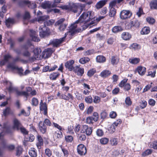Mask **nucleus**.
I'll list each match as a JSON object with an SVG mask.
<instances>
[{
    "label": "nucleus",
    "instance_id": "nucleus-3",
    "mask_svg": "<svg viewBox=\"0 0 157 157\" xmlns=\"http://www.w3.org/2000/svg\"><path fill=\"white\" fill-rule=\"evenodd\" d=\"M7 68L10 69L12 71L16 70L19 75L20 76H23V70L22 67L19 68L12 63H9L7 66Z\"/></svg>",
    "mask_w": 157,
    "mask_h": 157
},
{
    "label": "nucleus",
    "instance_id": "nucleus-26",
    "mask_svg": "<svg viewBox=\"0 0 157 157\" xmlns=\"http://www.w3.org/2000/svg\"><path fill=\"white\" fill-rule=\"evenodd\" d=\"M122 38L124 40H129L131 37V35L127 32H123L121 35Z\"/></svg>",
    "mask_w": 157,
    "mask_h": 157
},
{
    "label": "nucleus",
    "instance_id": "nucleus-14",
    "mask_svg": "<svg viewBox=\"0 0 157 157\" xmlns=\"http://www.w3.org/2000/svg\"><path fill=\"white\" fill-rule=\"evenodd\" d=\"M146 68L144 67L139 66L135 70L136 72H137L141 76L144 75L146 71Z\"/></svg>",
    "mask_w": 157,
    "mask_h": 157
},
{
    "label": "nucleus",
    "instance_id": "nucleus-57",
    "mask_svg": "<svg viewBox=\"0 0 157 157\" xmlns=\"http://www.w3.org/2000/svg\"><path fill=\"white\" fill-rule=\"evenodd\" d=\"M100 101V98L98 96H95L94 97L93 101L95 103H98Z\"/></svg>",
    "mask_w": 157,
    "mask_h": 157
},
{
    "label": "nucleus",
    "instance_id": "nucleus-19",
    "mask_svg": "<svg viewBox=\"0 0 157 157\" xmlns=\"http://www.w3.org/2000/svg\"><path fill=\"white\" fill-rule=\"evenodd\" d=\"M111 74V71L108 70L103 71L99 75L102 78H106L110 75Z\"/></svg>",
    "mask_w": 157,
    "mask_h": 157
},
{
    "label": "nucleus",
    "instance_id": "nucleus-12",
    "mask_svg": "<svg viewBox=\"0 0 157 157\" xmlns=\"http://www.w3.org/2000/svg\"><path fill=\"white\" fill-rule=\"evenodd\" d=\"M75 63V61L73 60H69L65 64V66L66 68L68 69L69 71L73 70L75 67L73 65Z\"/></svg>",
    "mask_w": 157,
    "mask_h": 157
},
{
    "label": "nucleus",
    "instance_id": "nucleus-13",
    "mask_svg": "<svg viewBox=\"0 0 157 157\" xmlns=\"http://www.w3.org/2000/svg\"><path fill=\"white\" fill-rule=\"evenodd\" d=\"M40 111H44V114L45 115H47V107L45 103H43V101L41 100L40 102Z\"/></svg>",
    "mask_w": 157,
    "mask_h": 157
},
{
    "label": "nucleus",
    "instance_id": "nucleus-4",
    "mask_svg": "<svg viewBox=\"0 0 157 157\" xmlns=\"http://www.w3.org/2000/svg\"><path fill=\"white\" fill-rule=\"evenodd\" d=\"M49 18L48 16H44L39 17L38 19V21L40 23H42L44 22V25L45 26H49L52 25V22L50 20L46 21Z\"/></svg>",
    "mask_w": 157,
    "mask_h": 157
},
{
    "label": "nucleus",
    "instance_id": "nucleus-39",
    "mask_svg": "<svg viewBox=\"0 0 157 157\" xmlns=\"http://www.w3.org/2000/svg\"><path fill=\"white\" fill-rule=\"evenodd\" d=\"M96 72V70L94 68H92L88 71L87 75L89 77H90L92 76Z\"/></svg>",
    "mask_w": 157,
    "mask_h": 157
},
{
    "label": "nucleus",
    "instance_id": "nucleus-9",
    "mask_svg": "<svg viewBox=\"0 0 157 157\" xmlns=\"http://www.w3.org/2000/svg\"><path fill=\"white\" fill-rule=\"evenodd\" d=\"M39 35L40 37H44L48 35V29L46 26L41 25L39 29Z\"/></svg>",
    "mask_w": 157,
    "mask_h": 157
},
{
    "label": "nucleus",
    "instance_id": "nucleus-22",
    "mask_svg": "<svg viewBox=\"0 0 157 157\" xmlns=\"http://www.w3.org/2000/svg\"><path fill=\"white\" fill-rule=\"evenodd\" d=\"M38 142L36 143V146L39 149L41 148V146L43 144V140L42 137L40 135H38L37 136Z\"/></svg>",
    "mask_w": 157,
    "mask_h": 157
},
{
    "label": "nucleus",
    "instance_id": "nucleus-31",
    "mask_svg": "<svg viewBox=\"0 0 157 157\" xmlns=\"http://www.w3.org/2000/svg\"><path fill=\"white\" fill-rule=\"evenodd\" d=\"M52 4L49 1L46 2L41 4V6L44 9L50 8L52 7Z\"/></svg>",
    "mask_w": 157,
    "mask_h": 157
},
{
    "label": "nucleus",
    "instance_id": "nucleus-24",
    "mask_svg": "<svg viewBox=\"0 0 157 157\" xmlns=\"http://www.w3.org/2000/svg\"><path fill=\"white\" fill-rule=\"evenodd\" d=\"M29 154L31 157H36L37 154L36 150L33 148H31L29 151Z\"/></svg>",
    "mask_w": 157,
    "mask_h": 157
},
{
    "label": "nucleus",
    "instance_id": "nucleus-59",
    "mask_svg": "<svg viewBox=\"0 0 157 157\" xmlns=\"http://www.w3.org/2000/svg\"><path fill=\"white\" fill-rule=\"evenodd\" d=\"M12 58V57L11 55H10L9 54H7L5 55L4 56V59L5 61H6V62H8L9 59L11 58Z\"/></svg>",
    "mask_w": 157,
    "mask_h": 157
},
{
    "label": "nucleus",
    "instance_id": "nucleus-49",
    "mask_svg": "<svg viewBox=\"0 0 157 157\" xmlns=\"http://www.w3.org/2000/svg\"><path fill=\"white\" fill-rule=\"evenodd\" d=\"M21 132L24 135H27L28 133V131L26 128L22 126H21L19 128Z\"/></svg>",
    "mask_w": 157,
    "mask_h": 157
},
{
    "label": "nucleus",
    "instance_id": "nucleus-44",
    "mask_svg": "<svg viewBox=\"0 0 157 157\" xmlns=\"http://www.w3.org/2000/svg\"><path fill=\"white\" fill-rule=\"evenodd\" d=\"M22 55L25 57L28 58L29 59L32 56L31 53L27 50L24 51L22 53Z\"/></svg>",
    "mask_w": 157,
    "mask_h": 157
},
{
    "label": "nucleus",
    "instance_id": "nucleus-51",
    "mask_svg": "<svg viewBox=\"0 0 157 157\" xmlns=\"http://www.w3.org/2000/svg\"><path fill=\"white\" fill-rule=\"evenodd\" d=\"M78 138L79 140L81 141H84L86 139V136L84 134L78 135Z\"/></svg>",
    "mask_w": 157,
    "mask_h": 157
},
{
    "label": "nucleus",
    "instance_id": "nucleus-64",
    "mask_svg": "<svg viewBox=\"0 0 157 157\" xmlns=\"http://www.w3.org/2000/svg\"><path fill=\"white\" fill-rule=\"evenodd\" d=\"M151 148L154 149H157V141H155L153 142L151 144Z\"/></svg>",
    "mask_w": 157,
    "mask_h": 157
},
{
    "label": "nucleus",
    "instance_id": "nucleus-50",
    "mask_svg": "<svg viewBox=\"0 0 157 157\" xmlns=\"http://www.w3.org/2000/svg\"><path fill=\"white\" fill-rule=\"evenodd\" d=\"M65 21V19L62 18L57 21L55 23V25L56 26L60 25L61 24H63V22Z\"/></svg>",
    "mask_w": 157,
    "mask_h": 157
},
{
    "label": "nucleus",
    "instance_id": "nucleus-1",
    "mask_svg": "<svg viewBox=\"0 0 157 157\" xmlns=\"http://www.w3.org/2000/svg\"><path fill=\"white\" fill-rule=\"evenodd\" d=\"M92 11L83 13L80 16L79 19L74 23L71 24L69 27V32L71 35L81 32L90 26V28L96 24L94 20H92Z\"/></svg>",
    "mask_w": 157,
    "mask_h": 157
},
{
    "label": "nucleus",
    "instance_id": "nucleus-33",
    "mask_svg": "<svg viewBox=\"0 0 157 157\" xmlns=\"http://www.w3.org/2000/svg\"><path fill=\"white\" fill-rule=\"evenodd\" d=\"M150 32V29L149 28L145 27L142 29L141 33L143 35L147 34L149 33Z\"/></svg>",
    "mask_w": 157,
    "mask_h": 157
},
{
    "label": "nucleus",
    "instance_id": "nucleus-25",
    "mask_svg": "<svg viewBox=\"0 0 157 157\" xmlns=\"http://www.w3.org/2000/svg\"><path fill=\"white\" fill-rule=\"evenodd\" d=\"M123 30V28L121 26H115L112 29V31L114 33L122 31Z\"/></svg>",
    "mask_w": 157,
    "mask_h": 157
},
{
    "label": "nucleus",
    "instance_id": "nucleus-36",
    "mask_svg": "<svg viewBox=\"0 0 157 157\" xmlns=\"http://www.w3.org/2000/svg\"><path fill=\"white\" fill-rule=\"evenodd\" d=\"M110 142L112 146L116 145L118 142L117 139L116 138L112 137L110 138Z\"/></svg>",
    "mask_w": 157,
    "mask_h": 157
},
{
    "label": "nucleus",
    "instance_id": "nucleus-20",
    "mask_svg": "<svg viewBox=\"0 0 157 157\" xmlns=\"http://www.w3.org/2000/svg\"><path fill=\"white\" fill-rule=\"evenodd\" d=\"M13 112L9 107H6L3 111V115L5 116H6L9 115H13Z\"/></svg>",
    "mask_w": 157,
    "mask_h": 157
},
{
    "label": "nucleus",
    "instance_id": "nucleus-58",
    "mask_svg": "<svg viewBox=\"0 0 157 157\" xmlns=\"http://www.w3.org/2000/svg\"><path fill=\"white\" fill-rule=\"evenodd\" d=\"M144 14L142 9L141 8H140L136 12V15L138 17H140L142 14Z\"/></svg>",
    "mask_w": 157,
    "mask_h": 157
},
{
    "label": "nucleus",
    "instance_id": "nucleus-54",
    "mask_svg": "<svg viewBox=\"0 0 157 157\" xmlns=\"http://www.w3.org/2000/svg\"><path fill=\"white\" fill-rule=\"evenodd\" d=\"M97 135L99 136H101L104 134V132L101 129H98L96 131Z\"/></svg>",
    "mask_w": 157,
    "mask_h": 157
},
{
    "label": "nucleus",
    "instance_id": "nucleus-35",
    "mask_svg": "<svg viewBox=\"0 0 157 157\" xmlns=\"http://www.w3.org/2000/svg\"><path fill=\"white\" fill-rule=\"evenodd\" d=\"M119 61V59L115 56H113L111 57V63L113 65L117 64Z\"/></svg>",
    "mask_w": 157,
    "mask_h": 157
},
{
    "label": "nucleus",
    "instance_id": "nucleus-18",
    "mask_svg": "<svg viewBox=\"0 0 157 157\" xmlns=\"http://www.w3.org/2000/svg\"><path fill=\"white\" fill-rule=\"evenodd\" d=\"M5 83L6 85V89L10 93L12 92L14 90V88L12 86V83L10 82L6 81Z\"/></svg>",
    "mask_w": 157,
    "mask_h": 157
},
{
    "label": "nucleus",
    "instance_id": "nucleus-23",
    "mask_svg": "<svg viewBox=\"0 0 157 157\" xmlns=\"http://www.w3.org/2000/svg\"><path fill=\"white\" fill-rule=\"evenodd\" d=\"M16 94L18 96H24L25 97V101L27 100L28 97L29 96V94L25 91H17Z\"/></svg>",
    "mask_w": 157,
    "mask_h": 157
},
{
    "label": "nucleus",
    "instance_id": "nucleus-30",
    "mask_svg": "<svg viewBox=\"0 0 157 157\" xmlns=\"http://www.w3.org/2000/svg\"><path fill=\"white\" fill-rule=\"evenodd\" d=\"M14 22L13 19L11 18H9L6 20V24L8 27H9Z\"/></svg>",
    "mask_w": 157,
    "mask_h": 157
},
{
    "label": "nucleus",
    "instance_id": "nucleus-32",
    "mask_svg": "<svg viewBox=\"0 0 157 157\" xmlns=\"http://www.w3.org/2000/svg\"><path fill=\"white\" fill-rule=\"evenodd\" d=\"M106 1L101 0L98 2L96 5L97 9H100L104 6L106 3Z\"/></svg>",
    "mask_w": 157,
    "mask_h": 157
},
{
    "label": "nucleus",
    "instance_id": "nucleus-34",
    "mask_svg": "<svg viewBox=\"0 0 157 157\" xmlns=\"http://www.w3.org/2000/svg\"><path fill=\"white\" fill-rule=\"evenodd\" d=\"M109 8V16L111 17H114L116 13V10L114 8L111 7Z\"/></svg>",
    "mask_w": 157,
    "mask_h": 157
},
{
    "label": "nucleus",
    "instance_id": "nucleus-29",
    "mask_svg": "<svg viewBox=\"0 0 157 157\" xmlns=\"http://www.w3.org/2000/svg\"><path fill=\"white\" fill-rule=\"evenodd\" d=\"M96 61L99 63H104L105 61V58L102 56H98L96 58Z\"/></svg>",
    "mask_w": 157,
    "mask_h": 157
},
{
    "label": "nucleus",
    "instance_id": "nucleus-16",
    "mask_svg": "<svg viewBox=\"0 0 157 157\" xmlns=\"http://www.w3.org/2000/svg\"><path fill=\"white\" fill-rule=\"evenodd\" d=\"M30 35L32 40L34 41L38 42L40 40L37 37V35L36 34V32L33 30H30Z\"/></svg>",
    "mask_w": 157,
    "mask_h": 157
},
{
    "label": "nucleus",
    "instance_id": "nucleus-62",
    "mask_svg": "<svg viewBox=\"0 0 157 157\" xmlns=\"http://www.w3.org/2000/svg\"><path fill=\"white\" fill-rule=\"evenodd\" d=\"M65 139L67 142H71L73 140V138L71 136H67L65 137Z\"/></svg>",
    "mask_w": 157,
    "mask_h": 157
},
{
    "label": "nucleus",
    "instance_id": "nucleus-40",
    "mask_svg": "<svg viewBox=\"0 0 157 157\" xmlns=\"http://www.w3.org/2000/svg\"><path fill=\"white\" fill-rule=\"evenodd\" d=\"M27 5L29 8L31 9H34L36 6V5L35 2H31L29 1Z\"/></svg>",
    "mask_w": 157,
    "mask_h": 157
},
{
    "label": "nucleus",
    "instance_id": "nucleus-37",
    "mask_svg": "<svg viewBox=\"0 0 157 157\" xmlns=\"http://www.w3.org/2000/svg\"><path fill=\"white\" fill-rule=\"evenodd\" d=\"M90 59L87 57H84L81 58L79 60V62L81 64H84L89 62Z\"/></svg>",
    "mask_w": 157,
    "mask_h": 157
},
{
    "label": "nucleus",
    "instance_id": "nucleus-45",
    "mask_svg": "<svg viewBox=\"0 0 157 157\" xmlns=\"http://www.w3.org/2000/svg\"><path fill=\"white\" fill-rule=\"evenodd\" d=\"M126 105L128 106H130L132 104V101L129 97H127L125 100Z\"/></svg>",
    "mask_w": 157,
    "mask_h": 157
},
{
    "label": "nucleus",
    "instance_id": "nucleus-2",
    "mask_svg": "<svg viewBox=\"0 0 157 157\" xmlns=\"http://www.w3.org/2000/svg\"><path fill=\"white\" fill-rule=\"evenodd\" d=\"M63 9L68 10L71 11L74 13H77V16H78L82 11L83 7L79 6H77L75 4H73L71 6L65 5L63 6Z\"/></svg>",
    "mask_w": 157,
    "mask_h": 157
},
{
    "label": "nucleus",
    "instance_id": "nucleus-53",
    "mask_svg": "<svg viewBox=\"0 0 157 157\" xmlns=\"http://www.w3.org/2000/svg\"><path fill=\"white\" fill-rule=\"evenodd\" d=\"M18 61H21L23 62L24 63H26L27 62L26 61L21 59L20 57L19 56H17L13 60V61L14 62H17Z\"/></svg>",
    "mask_w": 157,
    "mask_h": 157
},
{
    "label": "nucleus",
    "instance_id": "nucleus-28",
    "mask_svg": "<svg viewBox=\"0 0 157 157\" xmlns=\"http://www.w3.org/2000/svg\"><path fill=\"white\" fill-rule=\"evenodd\" d=\"M150 6L151 9H157V0H154L151 1L150 3Z\"/></svg>",
    "mask_w": 157,
    "mask_h": 157
},
{
    "label": "nucleus",
    "instance_id": "nucleus-46",
    "mask_svg": "<svg viewBox=\"0 0 157 157\" xmlns=\"http://www.w3.org/2000/svg\"><path fill=\"white\" fill-rule=\"evenodd\" d=\"M51 55V54L45 50L42 53V57L44 58H47L50 57Z\"/></svg>",
    "mask_w": 157,
    "mask_h": 157
},
{
    "label": "nucleus",
    "instance_id": "nucleus-6",
    "mask_svg": "<svg viewBox=\"0 0 157 157\" xmlns=\"http://www.w3.org/2000/svg\"><path fill=\"white\" fill-rule=\"evenodd\" d=\"M67 35V34L66 33L65 34V36L59 39H54L52 40H51L50 43L52 44L54 47H58L59 44L64 41Z\"/></svg>",
    "mask_w": 157,
    "mask_h": 157
},
{
    "label": "nucleus",
    "instance_id": "nucleus-52",
    "mask_svg": "<svg viewBox=\"0 0 157 157\" xmlns=\"http://www.w3.org/2000/svg\"><path fill=\"white\" fill-rule=\"evenodd\" d=\"M85 101L88 103H91L93 101V98L91 96L86 97L85 99Z\"/></svg>",
    "mask_w": 157,
    "mask_h": 157
},
{
    "label": "nucleus",
    "instance_id": "nucleus-47",
    "mask_svg": "<svg viewBox=\"0 0 157 157\" xmlns=\"http://www.w3.org/2000/svg\"><path fill=\"white\" fill-rule=\"evenodd\" d=\"M153 150L151 149H147L142 153V155L145 156L151 154Z\"/></svg>",
    "mask_w": 157,
    "mask_h": 157
},
{
    "label": "nucleus",
    "instance_id": "nucleus-38",
    "mask_svg": "<svg viewBox=\"0 0 157 157\" xmlns=\"http://www.w3.org/2000/svg\"><path fill=\"white\" fill-rule=\"evenodd\" d=\"M59 75L58 73H53L51 74L50 75V78L51 80H55Z\"/></svg>",
    "mask_w": 157,
    "mask_h": 157
},
{
    "label": "nucleus",
    "instance_id": "nucleus-11",
    "mask_svg": "<svg viewBox=\"0 0 157 157\" xmlns=\"http://www.w3.org/2000/svg\"><path fill=\"white\" fill-rule=\"evenodd\" d=\"M132 14L129 10H123L120 13V17L121 19L124 20L130 17Z\"/></svg>",
    "mask_w": 157,
    "mask_h": 157
},
{
    "label": "nucleus",
    "instance_id": "nucleus-5",
    "mask_svg": "<svg viewBox=\"0 0 157 157\" xmlns=\"http://www.w3.org/2000/svg\"><path fill=\"white\" fill-rule=\"evenodd\" d=\"M41 52V50L40 48H36L33 50L34 55L29 58V61L30 62H33L39 58L40 56V53Z\"/></svg>",
    "mask_w": 157,
    "mask_h": 157
},
{
    "label": "nucleus",
    "instance_id": "nucleus-8",
    "mask_svg": "<svg viewBox=\"0 0 157 157\" xmlns=\"http://www.w3.org/2000/svg\"><path fill=\"white\" fill-rule=\"evenodd\" d=\"M128 79H123L119 84V86L122 88L124 87V89L125 91H128L131 89V86L128 83H126Z\"/></svg>",
    "mask_w": 157,
    "mask_h": 157
},
{
    "label": "nucleus",
    "instance_id": "nucleus-42",
    "mask_svg": "<svg viewBox=\"0 0 157 157\" xmlns=\"http://www.w3.org/2000/svg\"><path fill=\"white\" fill-rule=\"evenodd\" d=\"M39 103L37 99L35 98H33L31 101V104L33 106H36L38 105Z\"/></svg>",
    "mask_w": 157,
    "mask_h": 157
},
{
    "label": "nucleus",
    "instance_id": "nucleus-63",
    "mask_svg": "<svg viewBox=\"0 0 157 157\" xmlns=\"http://www.w3.org/2000/svg\"><path fill=\"white\" fill-rule=\"evenodd\" d=\"M146 20L149 23L151 24L154 23L155 21V20L154 18L151 17H147Z\"/></svg>",
    "mask_w": 157,
    "mask_h": 157
},
{
    "label": "nucleus",
    "instance_id": "nucleus-27",
    "mask_svg": "<svg viewBox=\"0 0 157 157\" xmlns=\"http://www.w3.org/2000/svg\"><path fill=\"white\" fill-rule=\"evenodd\" d=\"M140 59L138 58H133L129 59L128 61L130 63L132 64H136L139 62Z\"/></svg>",
    "mask_w": 157,
    "mask_h": 157
},
{
    "label": "nucleus",
    "instance_id": "nucleus-41",
    "mask_svg": "<svg viewBox=\"0 0 157 157\" xmlns=\"http://www.w3.org/2000/svg\"><path fill=\"white\" fill-rule=\"evenodd\" d=\"M28 1L20 0L18 2V5L20 7H23L25 5H27Z\"/></svg>",
    "mask_w": 157,
    "mask_h": 157
},
{
    "label": "nucleus",
    "instance_id": "nucleus-61",
    "mask_svg": "<svg viewBox=\"0 0 157 157\" xmlns=\"http://www.w3.org/2000/svg\"><path fill=\"white\" fill-rule=\"evenodd\" d=\"M30 15L28 11H26L23 17L24 19V20L29 19L30 18Z\"/></svg>",
    "mask_w": 157,
    "mask_h": 157
},
{
    "label": "nucleus",
    "instance_id": "nucleus-7",
    "mask_svg": "<svg viewBox=\"0 0 157 157\" xmlns=\"http://www.w3.org/2000/svg\"><path fill=\"white\" fill-rule=\"evenodd\" d=\"M92 128L88 127L87 125H83L81 126V132L86 133L87 136L90 135L92 132Z\"/></svg>",
    "mask_w": 157,
    "mask_h": 157
},
{
    "label": "nucleus",
    "instance_id": "nucleus-17",
    "mask_svg": "<svg viewBox=\"0 0 157 157\" xmlns=\"http://www.w3.org/2000/svg\"><path fill=\"white\" fill-rule=\"evenodd\" d=\"M38 126L40 132L43 134L45 133L47 130V127L44 123L42 121H40L38 124Z\"/></svg>",
    "mask_w": 157,
    "mask_h": 157
},
{
    "label": "nucleus",
    "instance_id": "nucleus-48",
    "mask_svg": "<svg viewBox=\"0 0 157 157\" xmlns=\"http://www.w3.org/2000/svg\"><path fill=\"white\" fill-rule=\"evenodd\" d=\"M55 136L57 138L59 139L61 138L63 136V134L60 131L58 132H55L54 133Z\"/></svg>",
    "mask_w": 157,
    "mask_h": 157
},
{
    "label": "nucleus",
    "instance_id": "nucleus-21",
    "mask_svg": "<svg viewBox=\"0 0 157 157\" xmlns=\"http://www.w3.org/2000/svg\"><path fill=\"white\" fill-rule=\"evenodd\" d=\"M13 128L18 130H19L21 126L20 121L17 119L14 118L13 121Z\"/></svg>",
    "mask_w": 157,
    "mask_h": 157
},
{
    "label": "nucleus",
    "instance_id": "nucleus-60",
    "mask_svg": "<svg viewBox=\"0 0 157 157\" xmlns=\"http://www.w3.org/2000/svg\"><path fill=\"white\" fill-rule=\"evenodd\" d=\"M116 128L112 124L109 127V131L110 133H113L116 130Z\"/></svg>",
    "mask_w": 157,
    "mask_h": 157
},
{
    "label": "nucleus",
    "instance_id": "nucleus-43",
    "mask_svg": "<svg viewBox=\"0 0 157 157\" xmlns=\"http://www.w3.org/2000/svg\"><path fill=\"white\" fill-rule=\"evenodd\" d=\"M109 140L107 138H102L100 140V142L102 144H106L109 142Z\"/></svg>",
    "mask_w": 157,
    "mask_h": 157
},
{
    "label": "nucleus",
    "instance_id": "nucleus-55",
    "mask_svg": "<svg viewBox=\"0 0 157 157\" xmlns=\"http://www.w3.org/2000/svg\"><path fill=\"white\" fill-rule=\"evenodd\" d=\"M22 148L21 146H18L17 147V155H19L22 153Z\"/></svg>",
    "mask_w": 157,
    "mask_h": 157
},
{
    "label": "nucleus",
    "instance_id": "nucleus-10",
    "mask_svg": "<svg viewBox=\"0 0 157 157\" xmlns=\"http://www.w3.org/2000/svg\"><path fill=\"white\" fill-rule=\"evenodd\" d=\"M78 153L81 155H85L86 153L87 150L86 147L82 144L78 145L77 147Z\"/></svg>",
    "mask_w": 157,
    "mask_h": 157
},
{
    "label": "nucleus",
    "instance_id": "nucleus-15",
    "mask_svg": "<svg viewBox=\"0 0 157 157\" xmlns=\"http://www.w3.org/2000/svg\"><path fill=\"white\" fill-rule=\"evenodd\" d=\"M73 71L75 73H77L78 75L80 76H82L84 73V69L80 68L78 66L75 67Z\"/></svg>",
    "mask_w": 157,
    "mask_h": 157
},
{
    "label": "nucleus",
    "instance_id": "nucleus-56",
    "mask_svg": "<svg viewBox=\"0 0 157 157\" xmlns=\"http://www.w3.org/2000/svg\"><path fill=\"white\" fill-rule=\"evenodd\" d=\"M117 2V0H113L109 4V8H114V7L116 5Z\"/></svg>",
    "mask_w": 157,
    "mask_h": 157
}]
</instances>
